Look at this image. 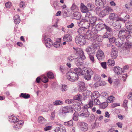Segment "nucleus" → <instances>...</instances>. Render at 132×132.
Wrapping results in <instances>:
<instances>
[{"label":"nucleus","mask_w":132,"mask_h":132,"mask_svg":"<svg viewBox=\"0 0 132 132\" xmlns=\"http://www.w3.org/2000/svg\"><path fill=\"white\" fill-rule=\"evenodd\" d=\"M118 54L117 50L115 47H113L112 48L111 54L112 57L113 59H116L118 56Z\"/></svg>","instance_id":"13"},{"label":"nucleus","mask_w":132,"mask_h":132,"mask_svg":"<svg viewBox=\"0 0 132 132\" xmlns=\"http://www.w3.org/2000/svg\"><path fill=\"white\" fill-rule=\"evenodd\" d=\"M14 22L16 24H19L20 21V17L18 15H15L14 17Z\"/></svg>","instance_id":"30"},{"label":"nucleus","mask_w":132,"mask_h":132,"mask_svg":"<svg viewBox=\"0 0 132 132\" xmlns=\"http://www.w3.org/2000/svg\"><path fill=\"white\" fill-rule=\"evenodd\" d=\"M71 10L74 11H77L78 10L79 8L75 3H73L72 6L71 7Z\"/></svg>","instance_id":"39"},{"label":"nucleus","mask_w":132,"mask_h":132,"mask_svg":"<svg viewBox=\"0 0 132 132\" xmlns=\"http://www.w3.org/2000/svg\"><path fill=\"white\" fill-rule=\"evenodd\" d=\"M78 85L81 91H84L85 89L84 83L82 81L79 82L78 83Z\"/></svg>","instance_id":"26"},{"label":"nucleus","mask_w":132,"mask_h":132,"mask_svg":"<svg viewBox=\"0 0 132 132\" xmlns=\"http://www.w3.org/2000/svg\"><path fill=\"white\" fill-rule=\"evenodd\" d=\"M75 59V63L77 66H79L82 64L83 59L82 58L78 57Z\"/></svg>","instance_id":"18"},{"label":"nucleus","mask_w":132,"mask_h":132,"mask_svg":"<svg viewBox=\"0 0 132 132\" xmlns=\"http://www.w3.org/2000/svg\"><path fill=\"white\" fill-rule=\"evenodd\" d=\"M60 70L62 72H63L66 70L65 68L64 67L60 66Z\"/></svg>","instance_id":"64"},{"label":"nucleus","mask_w":132,"mask_h":132,"mask_svg":"<svg viewBox=\"0 0 132 132\" xmlns=\"http://www.w3.org/2000/svg\"><path fill=\"white\" fill-rule=\"evenodd\" d=\"M20 97H23L25 99L28 98L30 97V95L26 93H21L20 95Z\"/></svg>","instance_id":"35"},{"label":"nucleus","mask_w":132,"mask_h":132,"mask_svg":"<svg viewBox=\"0 0 132 132\" xmlns=\"http://www.w3.org/2000/svg\"><path fill=\"white\" fill-rule=\"evenodd\" d=\"M42 81L44 83H46L48 81V78L46 76H43L41 78Z\"/></svg>","instance_id":"48"},{"label":"nucleus","mask_w":132,"mask_h":132,"mask_svg":"<svg viewBox=\"0 0 132 132\" xmlns=\"http://www.w3.org/2000/svg\"><path fill=\"white\" fill-rule=\"evenodd\" d=\"M62 44L61 43H60L57 42H55L53 44V46L54 47L57 48H58L60 46H61Z\"/></svg>","instance_id":"46"},{"label":"nucleus","mask_w":132,"mask_h":132,"mask_svg":"<svg viewBox=\"0 0 132 132\" xmlns=\"http://www.w3.org/2000/svg\"><path fill=\"white\" fill-rule=\"evenodd\" d=\"M73 98L75 100L80 101L82 98V96L81 95L79 94L75 96Z\"/></svg>","instance_id":"42"},{"label":"nucleus","mask_w":132,"mask_h":132,"mask_svg":"<svg viewBox=\"0 0 132 132\" xmlns=\"http://www.w3.org/2000/svg\"><path fill=\"white\" fill-rule=\"evenodd\" d=\"M116 21H122L123 23H125V22L126 20L122 18L119 17L118 16H117V17L116 18Z\"/></svg>","instance_id":"52"},{"label":"nucleus","mask_w":132,"mask_h":132,"mask_svg":"<svg viewBox=\"0 0 132 132\" xmlns=\"http://www.w3.org/2000/svg\"><path fill=\"white\" fill-rule=\"evenodd\" d=\"M99 96V94L98 91H95L92 94V99L97 98Z\"/></svg>","instance_id":"34"},{"label":"nucleus","mask_w":132,"mask_h":132,"mask_svg":"<svg viewBox=\"0 0 132 132\" xmlns=\"http://www.w3.org/2000/svg\"><path fill=\"white\" fill-rule=\"evenodd\" d=\"M47 76L48 78L50 79H52L54 78V75L53 73L51 72H49L47 73Z\"/></svg>","instance_id":"49"},{"label":"nucleus","mask_w":132,"mask_h":132,"mask_svg":"<svg viewBox=\"0 0 132 132\" xmlns=\"http://www.w3.org/2000/svg\"><path fill=\"white\" fill-rule=\"evenodd\" d=\"M18 119L14 115H11L9 118V121L14 123L16 122Z\"/></svg>","instance_id":"33"},{"label":"nucleus","mask_w":132,"mask_h":132,"mask_svg":"<svg viewBox=\"0 0 132 132\" xmlns=\"http://www.w3.org/2000/svg\"><path fill=\"white\" fill-rule=\"evenodd\" d=\"M73 119L75 121H77L78 120V117L77 113H74L73 114Z\"/></svg>","instance_id":"54"},{"label":"nucleus","mask_w":132,"mask_h":132,"mask_svg":"<svg viewBox=\"0 0 132 132\" xmlns=\"http://www.w3.org/2000/svg\"><path fill=\"white\" fill-rule=\"evenodd\" d=\"M67 78L69 80L72 82L77 81L79 78L78 75L74 72H70L67 74Z\"/></svg>","instance_id":"6"},{"label":"nucleus","mask_w":132,"mask_h":132,"mask_svg":"<svg viewBox=\"0 0 132 132\" xmlns=\"http://www.w3.org/2000/svg\"><path fill=\"white\" fill-rule=\"evenodd\" d=\"M85 17L86 19L88 21L91 28L95 26L97 19L96 17L93 16L92 14L89 12H88L86 13Z\"/></svg>","instance_id":"3"},{"label":"nucleus","mask_w":132,"mask_h":132,"mask_svg":"<svg viewBox=\"0 0 132 132\" xmlns=\"http://www.w3.org/2000/svg\"><path fill=\"white\" fill-rule=\"evenodd\" d=\"M100 45L96 41L94 40L92 43V47H93V49L95 50L96 49H98L99 48Z\"/></svg>","instance_id":"23"},{"label":"nucleus","mask_w":132,"mask_h":132,"mask_svg":"<svg viewBox=\"0 0 132 132\" xmlns=\"http://www.w3.org/2000/svg\"><path fill=\"white\" fill-rule=\"evenodd\" d=\"M112 24L113 26L116 29H119L121 28V24L118 21H116L113 22L112 23Z\"/></svg>","instance_id":"28"},{"label":"nucleus","mask_w":132,"mask_h":132,"mask_svg":"<svg viewBox=\"0 0 132 132\" xmlns=\"http://www.w3.org/2000/svg\"><path fill=\"white\" fill-rule=\"evenodd\" d=\"M128 101L126 100L124 101L123 103V106L125 108H127V103Z\"/></svg>","instance_id":"63"},{"label":"nucleus","mask_w":132,"mask_h":132,"mask_svg":"<svg viewBox=\"0 0 132 132\" xmlns=\"http://www.w3.org/2000/svg\"><path fill=\"white\" fill-rule=\"evenodd\" d=\"M101 65L102 67L104 69L106 68V62H103L101 63Z\"/></svg>","instance_id":"61"},{"label":"nucleus","mask_w":132,"mask_h":132,"mask_svg":"<svg viewBox=\"0 0 132 132\" xmlns=\"http://www.w3.org/2000/svg\"><path fill=\"white\" fill-rule=\"evenodd\" d=\"M83 74L85 78L87 80H89L91 78V76L93 74V72L90 69H87L84 70Z\"/></svg>","instance_id":"8"},{"label":"nucleus","mask_w":132,"mask_h":132,"mask_svg":"<svg viewBox=\"0 0 132 132\" xmlns=\"http://www.w3.org/2000/svg\"><path fill=\"white\" fill-rule=\"evenodd\" d=\"M83 94L86 97H88L92 95V93L89 91L85 89Z\"/></svg>","instance_id":"32"},{"label":"nucleus","mask_w":132,"mask_h":132,"mask_svg":"<svg viewBox=\"0 0 132 132\" xmlns=\"http://www.w3.org/2000/svg\"><path fill=\"white\" fill-rule=\"evenodd\" d=\"M86 51L88 54L90 55L94 53L96 50L93 49V48H92L90 46H88L86 49Z\"/></svg>","instance_id":"19"},{"label":"nucleus","mask_w":132,"mask_h":132,"mask_svg":"<svg viewBox=\"0 0 132 132\" xmlns=\"http://www.w3.org/2000/svg\"><path fill=\"white\" fill-rule=\"evenodd\" d=\"M58 2L56 1H54L53 4V6L55 9H57L58 6Z\"/></svg>","instance_id":"58"},{"label":"nucleus","mask_w":132,"mask_h":132,"mask_svg":"<svg viewBox=\"0 0 132 132\" xmlns=\"http://www.w3.org/2000/svg\"><path fill=\"white\" fill-rule=\"evenodd\" d=\"M45 43L46 46L48 48H50L51 45H53V43L51 39L50 38H46V37L44 38Z\"/></svg>","instance_id":"14"},{"label":"nucleus","mask_w":132,"mask_h":132,"mask_svg":"<svg viewBox=\"0 0 132 132\" xmlns=\"http://www.w3.org/2000/svg\"><path fill=\"white\" fill-rule=\"evenodd\" d=\"M103 37L101 36H97L96 37V40L98 42H101L102 40Z\"/></svg>","instance_id":"55"},{"label":"nucleus","mask_w":132,"mask_h":132,"mask_svg":"<svg viewBox=\"0 0 132 132\" xmlns=\"http://www.w3.org/2000/svg\"><path fill=\"white\" fill-rule=\"evenodd\" d=\"M115 62L114 60L109 59L108 60V64L109 65L113 66L115 65Z\"/></svg>","instance_id":"37"},{"label":"nucleus","mask_w":132,"mask_h":132,"mask_svg":"<svg viewBox=\"0 0 132 132\" xmlns=\"http://www.w3.org/2000/svg\"><path fill=\"white\" fill-rule=\"evenodd\" d=\"M89 58L90 60L93 63L95 62V61L94 60V57L92 55H89Z\"/></svg>","instance_id":"60"},{"label":"nucleus","mask_w":132,"mask_h":132,"mask_svg":"<svg viewBox=\"0 0 132 132\" xmlns=\"http://www.w3.org/2000/svg\"><path fill=\"white\" fill-rule=\"evenodd\" d=\"M20 6L21 8H23L25 7V3L23 2H21L20 4Z\"/></svg>","instance_id":"62"},{"label":"nucleus","mask_w":132,"mask_h":132,"mask_svg":"<svg viewBox=\"0 0 132 132\" xmlns=\"http://www.w3.org/2000/svg\"><path fill=\"white\" fill-rule=\"evenodd\" d=\"M80 9L82 13H87L88 11L87 7L82 3L81 4Z\"/></svg>","instance_id":"22"},{"label":"nucleus","mask_w":132,"mask_h":132,"mask_svg":"<svg viewBox=\"0 0 132 132\" xmlns=\"http://www.w3.org/2000/svg\"><path fill=\"white\" fill-rule=\"evenodd\" d=\"M87 124L86 123L82 122L80 124V128L81 130L84 131H86L88 129Z\"/></svg>","instance_id":"20"},{"label":"nucleus","mask_w":132,"mask_h":132,"mask_svg":"<svg viewBox=\"0 0 132 132\" xmlns=\"http://www.w3.org/2000/svg\"><path fill=\"white\" fill-rule=\"evenodd\" d=\"M96 56L98 60H100L104 58V53L101 50H99L97 52Z\"/></svg>","instance_id":"15"},{"label":"nucleus","mask_w":132,"mask_h":132,"mask_svg":"<svg viewBox=\"0 0 132 132\" xmlns=\"http://www.w3.org/2000/svg\"><path fill=\"white\" fill-rule=\"evenodd\" d=\"M108 12L105 9L103 10L99 13V16L101 18H103L105 16L108 14Z\"/></svg>","instance_id":"24"},{"label":"nucleus","mask_w":132,"mask_h":132,"mask_svg":"<svg viewBox=\"0 0 132 132\" xmlns=\"http://www.w3.org/2000/svg\"><path fill=\"white\" fill-rule=\"evenodd\" d=\"M73 49L75 50V52H76V55L78 56H79L83 60L85 59L86 57L85 56L84 53L82 50L80 48H76L75 47H73Z\"/></svg>","instance_id":"9"},{"label":"nucleus","mask_w":132,"mask_h":132,"mask_svg":"<svg viewBox=\"0 0 132 132\" xmlns=\"http://www.w3.org/2000/svg\"><path fill=\"white\" fill-rule=\"evenodd\" d=\"M104 27L107 32L111 33L112 32V29L105 24H104Z\"/></svg>","instance_id":"40"},{"label":"nucleus","mask_w":132,"mask_h":132,"mask_svg":"<svg viewBox=\"0 0 132 132\" xmlns=\"http://www.w3.org/2000/svg\"><path fill=\"white\" fill-rule=\"evenodd\" d=\"M63 104V102L60 100H56L53 103V104L56 106L61 105Z\"/></svg>","instance_id":"38"},{"label":"nucleus","mask_w":132,"mask_h":132,"mask_svg":"<svg viewBox=\"0 0 132 132\" xmlns=\"http://www.w3.org/2000/svg\"><path fill=\"white\" fill-rule=\"evenodd\" d=\"M23 123V121L22 120L18 121L14 123L13 126L16 129H19L22 127Z\"/></svg>","instance_id":"12"},{"label":"nucleus","mask_w":132,"mask_h":132,"mask_svg":"<svg viewBox=\"0 0 132 132\" xmlns=\"http://www.w3.org/2000/svg\"><path fill=\"white\" fill-rule=\"evenodd\" d=\"M78 25L81 27L85 29L89 28V29L91 30L90 24L88 21L86 19L85 16L84 18L82 19L80 22H78Z\"/></svg>","instance_id":"5"},{"label":"nucleus","mask_w":132,"mask_h":132,"mask_svg":"<svg viewBox=\"0 0 132 132\" xmlns=\"http://www.w3.org/2000/svg\"><path fill=\"white\" fill-rule=\"evenodd\" d=\"M73 111L72 108L70 106L64 107L62 108V112H61V114L64 115L65 114L69 112H72Z\"/></svg>","instance_id":"11"},{"label":"nucleus","mask_w":132,"mask_h":132,"mask_svg":"<svg viewBox=\"0 0 132 132\" xmlns=\"http://www.w3.org/2000/svg\"><path fill=\"white\" fill-rule=\"evenodd\" d=\"M108 105V103L106 102L103 103L100 105V107L102 109H105Z\"/></svg>","instance_id":"47"},{"label":"nucleus","mask_w":132,"mask_h":132,"mask_svg":"<svg viewBox=\"0 0 132 132\" xmlns=\"http://www.w3.org/2000/svg\"><path fill=\"white\" fill-rule=\"evenodd\" d=\"M118 15L116 14L113 13L110 14L109 16V19L112 21H114L116 20Z\"/></svg>","instance_id":"27"},{"label":"nucleus","mask_w":132,"mask_h":132,"mask_svg":"<svg viewBox=\"0 0 132 132\" xmlns=\"http://www.w3.org/2000/svg\"><path fill=\"white\" fill-rule=\"evenodd\" d=\"M113 70L115 73L118 75L121 74L122 72V69L117 66L114 67Z\"/></svg>","instance_id":"16"},{"label":"nucleus","mask_w":132,"mask_h":132,"mask_svg":"<svg viewBox=\"0 0 132 132\" xmlns=\"http://www.w3.org/2000/svg\"><path fill=\"white\" fill-rule=\"evenodd\" d=\"M115 98L113 96H110L108 98L107 100L108 102V103H112L115 100Z\"/></svg>","instance_id":"43"},{"label":"nucleus","mask_w":132,"mask_h":132,"mask_svg":"<svg viewBox=\"0 0 132 132\" xmlns=\"http://www.w3.org/2000/svg\"><path fill=\"white\" fill-rule=\"evenodd\" d=\"M63 39L65 42H70L72 40V37L70 34L66 35L63 37Z\"/></svg>","instance_id":"17"},{"label":"nucleus","mask_w":132,"mask_h":132,"mask_svg":"<svg viewBox=\"0 0 132 132\" xmlns=\"http://www.w3.org/2000/svg\"><path fill=\"white\" fill-rule=\"evenodd\" d=\"M125 26L127 29L130 30L132 29V25L129 22L126 23Z\"/></svg>","instance_id":"45"},{"label":"nucleus","mask_w":132,"mask_h":132,"mask_svg":"<svg viewBox=\"0 0 132 132\" xmlns=\"http://www.w3.org/2000/svg\"><path fill=\"white\" fill-rule=\"evenodd\" d=\"M75 42L77 45L81 46L84 45L86 43V40L83 36L78 35L75 38Z\"/></svg>","instance_id":"7"},{"label":"nucleus","mask_w":132,"mask_h":132,"mask_svg":"<svg viewBox=\"0 0 132 132\" xmlns=\"http://www.w3.org/2000/svg\"><path fill=\"white\" fill-rule=\"evenodd\" d=\"M121 79L123 80V81H125L128 75L127 74H124L123 75H121Z\"/></svg>","instance_id":"53"},{"label":"nucleus","mask_w":132,"mask_h":132,"mask_svg":"<svg viewBox=\"0 0 132 132\" xmlns=\"http://www.w3.org/2000/svg\"><path fill=\"white\" fill-rule=\"evenodd\" d=\"M73 16L75 18L77 19H79L81 17V13L78 12H74L73 13Z\"/></svg>","instance_id":"29"},{"label":"nucleus","mask_w":132,"mask_h":132,"mask_svg":"<svg viewBox=\"0 0 132 132\" xmlns=\"http://www.w3.org/2000/svg\"><path fill=\"white\" fill-rule=\"evenodd\" d=\"M77 32L80 35V36L81 35L82 36L86 33V31L85 29L82 27L78 29Z\"/></svg>","instance_id":"25"},{"label":"nucleus","mask_w":132,"mask_h":132,"mask_svg":"<svg viewBox=\"0 0 132 132\" xmlns=\"http://www.w3.org/2000/svg\"><path fill=\"white\" fill-rule=\"evenodd\" d=\"M105 10L108 12V14H109L110 12H112L113 10L112 9L109 7H106Z\"/></svg>","instance_id":"59"},{"label":"nucleus","mask_w":132,"mask_h":132,"mask_svg":"<svg viewBox=\"0 0 132 132\" xmlns=\"http://www.w3.org/2000/svg\"><path fill=\"white\" fill-rule=\"evenodd\" d=\"M67 89V87L65 85H63L61 88V90L62 92H64Z\"/></svg>","instance_id":"51"},{"label":"nucleus","mask_w":132,"mask_h":132,"mask_svg":"<svg viewBox=\"0 0 132 132\" xmlns=\"http://www.w3.org/2000/svg\"><path fill=\"white\" fill-rule=\"evenodd\" d=\"M74 59H75V58H74L73 56H72V55H71L67 57V61L68 62H71Z\"/></svg>","instance_id":"44"},{"label":"nucleus","mask_w":132,"mask_h":132,"mask_svg":"<svg viewBox=\"0 0 132 132\" xmlns=\"http://www.w3.org/2000/svg\"><path fill=\"white\" fill-rule=\"evenodd\" d=\"M125 40L119 38L116 39L115 43L116 45L118 47H119L122 46L126 48H131L132 46V43H129L128 40H126L124 44Z\"/></svg>","instance_id":"1"},{"label":"nucleus","mask_w":132,"mask_h":132,"mask_svg":"<svg viewBox=\"0 0 132 132\" xmlns=\"http://www.w3.org/2000/svg\"><path fill=\"white\" fill-rule=\"evenodd\" d=\"M95 3L97 6H102L103 5V2L102 0H96Z\"/></svg>","instance_id":"41"},{"label":"nucleus","mask_w":132,"mask_h":132,"mask_svg":"<svg viewBox=\"0 0 132 132\" xmlns=\"http://www.w3.org/2000/svg\"><path fill=\"white\" fill-rule=\"evenodd\" d=\"M111 33L106 32L103 34V38H110L111 37Z\"/></svg>","instance_id":"36"},{"label":"nucleus","mask_w":132,"mask_h":132,"mask_svg":"<svg viewBox=\"0 0 132 132\" xmlns=\"http://www.w3.org/2000/svg\"><path fill=\"white\" fill-rule=\"evenodd\" d=\"M104 24L100 23L96 25H95V26L93 27L91 29L92 32L94 34H96L98 31H102V30H105L104 28Z\"/></svg>","instance_id":"4"},{"label":"nucleus","mask_w":132,"mask_h":132,"mask_svg":"<svg viewBox=\"0 0 132 132\" xmlns=\"http://www.w3.org/2000/svg\"><path fill=\"white\" fill-rule=\"evenodd\" d=\"M118 36L119 38L125 40V38L128 39L132 36V32L125 29H122L119 31Z\"/></svg>","instance_id":"2"},{"label":"nucleus","mask_w":132,"mask_h":132,"mask_svg":"<svg viewBox=\"0 0 132 132\" xmlns=\"http://www.w3.org/2000/svg\"><path fill=\"white\" fill-rule=\"evenodd\" d=\"M46 120L42 116H40L39 117L38 119V122L39 123L43 124L46 122Z\"/></svg>","instance_id":"31"},{"label":"nucleus","mask_w":132,"mask_h":132,"mask_svg":"<svg viewBox=\"0 0 132 132\" xmlns=\"http://www.w3.org/2000/svg\"><path fill=\"white\" fill-rule=\"evenodd\" d=\"M74 70L78 76L82 75L84 72V71H82L81 68H75Z\"/></svg>","instance_id":"21"},{"label":"nucleus","mask_w":132,"mask_h":132,"mask_svg":"<svg viewBox=\"0 0 132 132\" xmlns=\"http://www.w3.org/2000/svg\"><path fill=\"white\" fill-rule=\"evenodd\" d=\"M73 121L72 120H70V121L65 123L66 125L69 126H72L73 125Z\"/></svg>","instance_id":"56"},{"label":"nucleus","mask_w":132,"mask_h":132,"mask_svg":"<svg viewBox=\"0 0 132 132\" xmlns=\"http://www.w3.org/2000/svg\"><path fill=\"white\" fill-rule=\"evenodd\" d=\"M89 115V113L87 109H85L83 111H81L78 114L79 116L82 118L88 117Z\"/></svg>","instance_id":"10"},{"label":"nucleus","mask_w":132,"mask_h":132,"mask_svg":"<svg viewBox=\"0 0 132 132\" xmlns=\"http://www.w3.org/2000/svg\"><path fill=\"white\" fill-rule=\"evenodd\" d=\"M94 80L97 81H100L101 79L100 76L97 75H95L94 78Z\"/></svg>","instance_id":"50"},{"label":"nucleus","mask_w":132,"mask_h":132,"mask_svg":"<svg viewBox=\"0 0 132 132\" xmlns=\"http://www.w3.org/2000/svg\"><path fill=\"white\" fill-rule=\"evenodd\" d=\"M94 100V103L96 105H99L100 104V102L98 99L97 98L93 99Z\"/></svg>","instance_id":"57"}]
</instances>
